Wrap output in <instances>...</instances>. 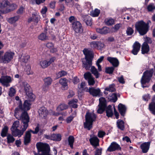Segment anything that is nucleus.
I'll return each mask as SVG.
<instances>
[{
    "label": "nucleus",
    "instance_id": "nucleus-1",
    "mask_svg": "<svg viewBox=\"0 0 155 155\" xmlns=\"http://www.w3.org/2000/svg\"><path fill=\"white\" fill-rule=\"evenodd\" d=\"M21 120L23 123V126H21L20 128L21 129L19 130L18 128L20 127V122L18 120L15 121L13 124L12 127L11 128L12 133V135L15 137H21L22 135L24 132L26 130L28 126V123L29 120H25V121H23V119Z\"/></svg>",
    "mask_w": 155,
    "mask_h": 155
},
{
    "label": "nucleus",
    "instance_id": "nucleus-2",
    "mask_svg": "<svg viewBox=\"0 0 155 155\" xmlns=\"http://www.w3.org/2000/svg\"><path fill=\"white\" fill-rule=\"evenodd\" d=\"M15 116L18 120L23 119L24 122L25 120H29V117L27 111H25L22 105L20 104L15 109Z\"/></svg>",
    "mask_w": 155,
    "mask_h": 155
},
{
    "label": "nucleus",
    "instance_id": "nucleus-3",
    "mask_svg": "<svg viewBox=\"0 0 155 155\" xmlns=\"http://www.w3.org/2000/svg\"><path fill=\"white\" fill-rule=\"evenodd\" d=\"M36 146L38 153L34 151L33 153L35 155H50L49 153V146L47 143H38L36 144Z\"/></svg>",
    "mask_w": 155,
    "mask_h": 155
},
{
    "label": "nucleus",
    "instance_id": "nucleus-4",
    "mask_svg": "<svg viewBox=\"0 0 155 155\" xmlns=\"http://www.w3.org/2000/svg\"><path fill=\"white\" fill-rule=\"evenodd\" d=\"M83 51L85 56V60H83L82 61L83 67L86 70H89L92 64V54L87 49H84Z\"/></svg>",
    "mask_w": 155,
    "mask_h": 155
},
{
    "label": "nucleus",
    "instance_id": "nucleus-5",
    "mask_svg": "<svg viewBox=\"0 0 155 155\" xmlns=\"http://www.w3.org/2000/svg\"><path fill=\"white\" fill-rule=\"evenodd\" d=\"M135 26L136 30L141 35H143L147 33L149 27L148 24L142 20L136 22Z\"/></svg>",
    "mask_w": 155,
    "mask_h": 155
},
{
    "label": "nucleus",
    "instance_id": "nucleus-6",
    "mask_svg": "<svg viewBox=\"0 0 155 155\" xmlns=\"http://www.w3.org/2000/svg\"><path fill=\"white\" fill-rule=\"evenodd\" d=\"M95 114L93 113L88 112L85 115L86 122L84 124V127L89 130L92 127V123L96 119Z\"/></svg>",
    "mask_w": 155,
    "mask_h": 155
},
{
    "label": "nucleus",
    "instance_id": "nucleus-7",
    "mask_svg": "<svg viewBox=\"0 0 155 155\" xmlns=\"http://www.w3.org/2000/svg\"><path fill=\"white\" fill-rule=\"evenodd\" d=\"M3 53V51H0L1 62L3 64H8L10 62L13 58L15 54L14 53L10 51H6L1 58V56Z\"/></svg>",
    "mask_w": 155,
    "mask_h": 155
},
{
    "label": "nucleus",
    "instance_id": "nucleus-8",
    "mask_svg": "<svg viewBox=\"0 0 155 155\" xmlns=\"http://www.w3.org/2000/svg\"><path fill=\"white\" fill-rule=\"evenodd\" d=\"M153 72V70L151 69L143 73L141 80L142 87H145L143 85V84L148 82L150 81L151 78L152 76Z\"/></svg>",
    "mask_w": 155,
    "mask_h": 155
},
{
    "label": "nucleus",
    "instance_id": "nucleus-9",
    "mask_svg": "<svg viewBox=\"0 0 155 155\" xmlns=\"http://www.w3.org/2000/svg\"><path fill=\"white\" fill-rule=\"evenodd\" d=\"M89 141L91 145L94 148L99 146V140L98 138L95 136L91 135Z\"/></svg>",
    "mask_w": 155,
    "mask_h": 155
},
{
    "label": "nucleus",
    "instance_id": "nucleus-10",
    "mask_svg": "<svg viewBox=\"0 0 155 155\" xmlns=\"http://www.w3.org/2000/svg\"><path fill=\"white\" fill-rule=\"evenodd\" d=\"M39 13L38 12L35 11L32 13L31 16L29 18L28 22L30 23L33 21L36 23H37L39 19Z\"/></svg>",
    "mask_w": 155,
    "mask_h": 155
},
{
    "label": "nucleus",
    "instance_id": "nucleus-11",
    "mask_svg": "<svg viewBox=\"0 0 155 155\" xmlns=\"http://www.w3.org/2000/svg\"><path fill=\"white\" fill-rule=\"evenodd\" d=\"M72 27L73 29L76 33H81L83 31L81 24L78 21L73 22L72 24Z\"/></svg>",
    "mask_w": 155,
    "mask_h": 155
},
{
    "label": "nucleus",
    "instance_id": "nucleus-12",
    "mask_svg": "<svg viewBox=\"0 0 155 155\" xmlns=\"http://www.w3.org/2000/svg\"><path fill=\"white\" fill-rule=\"evenodd\" d=\"M11 81L10 77L8 76H2L0 78V82L4 86L7 87L10 86L9 83Z\"/></svg>",
    "mask_w": 155,
    "mask_h": 155
},
{
    "label": "nucleus",
    "instance_id": "nucleus-13",
    "mask_svg": "<svg viewBox=\"0 0 155 155\" xmlns=\"http://www.w3.org/2000/svg\"><path fill=\"white\" fill-rule=\"evenodd\" d=\"M121 149L120 145L116 142H113L111 143L107 150L109 152H113L116 150H120Z\"/></svg>",
    "mask_w": 155,
    "mask_h": 155
},
{
    "label": "nucleus",
    "instance_id": "nucleus-14",
    "mask_svg": "<svg viewBox=\"0 0 155 155\" xmlns=\"http://www.w3.org/2000/svg\"><path fill=\"white\" fill-rule=\"evenodd\" d=\"M39 117L41 118H45L48 114V111L45 107H40L38 110Z\"/></svg>",
    "mask_w": 155,
    "mask_h": 155
},
{
    "label": "nucleus",
    "instance_id": "nucleus-15",
    "mask_svg": "<svg viewBox=\"0 0 155 155\" xmlns=\"http://www.w3.org/2000/svg\"><path fill=\"white\" fill-rule=\"evenodd\" d=\"M85 79L88 80V83L90 85H93L95 83L94 78L90 72H87L84 74Z\"/></svg>",
    "mask_w": 155,
    "mask_h": 155
},
{
    "label": "nucleus",
    "instance_id": "nucleus-16",
    "mask_svg": "<svg viewBox=\"0 0 155 155\" xmlns=\"http://www.w3.org/2000/svg\"><path fill=\"white\" fill-rule=\"evenodd\" d=\"M89 91L90 94L94 96L100 97L101 95V90L99 88L95 89L93 87L90 88V90H87Z\"/></svg>",
    "mask_w": 155,
    "mask_h": 155
},
{
    "label": "nucleus",
    "instance_id": "nucleus-17",
    "mask_svg": "<svg viewBox=\"0 0 155 155\" xmlns=\"http://www.w3.org/2000/svg\"><path fill=\"white\" fill-rule=\"evenodd\" d=\"M107 60L112 64L113 67H117L119 65V61L118 59L116 58L108 57Z\"/></svg>",
    "mask_w": 155,
    "mask_h": 155
},
{
    "label": "nucleus",
    "instance_id": "nucleus-18",
    "mask_svg": "<svg viewBox=\"0 0 155 155\" xmlns=\"http://www.w3.org/2000/svg\"><path fill=\"white\" fill-rule=\"evenodd\" d=\"M150 144V142H144L142 143L140 147L143 153H147L149 150Z\"/></svg>",
    "mask_w": 155,
    "mask_h": 155
},
{
    "label": "nucleus",
    "instance_id": "nucleus-19",
    "mask_svg": "<svg viewBox=\"0 0 155 155\" xmlns=\"http://www.w3.org/2000/svg\"><path fill=\"white\" fill-rule=\"evenodd\" d=\"M140 44L137 42H135L133 45V49L131 51L132 53L134 55L137 54L140 50Z\"/></svg>",
    "mask_w": 155,
    "mask_h": 155
},
{
    "label": "nucleus",
    "instance_id": "nucleus-20",
    "mask_svg": "<svg viewBox=\"0 0 155 155\" xmlns=\"http://www.w3.org/2000/svg\"><path fill=\"white\" fill-rule=\"evenodd\" d=\"M96 31L97 32L101 34H106L110 32V29L107 27H104L102 28H96Z\"/></svg>",
    "mask_w": 155,
    "mask_h": 155
},
{
    "label": "nucleus",
    "instance_id": "nucleus-21",
    "mask_svg": "<svg viewBox=\"0 0 155 155\" xmlns=\"http://www.w3.org/2000/svg\"><path fill=\"white\" fill-rule=\"evenodd\" d=\"M83 20L87 25L91 26L92 24L91 18L88 15H84L83 16Z\"/></svg>",
    "mask_w": 155,
    "mask_h": 155
},
{
    "label": "nucleus",
    "instance_id": "nucleus-22",
    "mask_svg": "<svg viewBox=\"0 0 155 155\" xmlns=\"http://www.w3.org/2000/svg\"><path fill=\"white\" fill-rule=\"evenodd\" d=\"M118 109L120 114L124 116L126 110V107L122 104H120L118 106Z\"/></svg>",
    "mask_w": 155,
    "mask_h": 155
},
{
    "label": "nucleus",
    "instance_id": "nucleus-23",
    "mask_svg": "<svg viewBox=\"0 0 155 155\" xmlns=\"http://www.w3.org/2000/svg\"><path fill=\"white\" fill-rule=\"evenodd\" d=\"M59 83L62 85L63 89L64 90L68 89V81L65 78H61L59 81Z\"/></svg>",
    "mask_w": 155,
    "mask_h": 155
},
{
    "label": "nucleus",
    "instance_id": "nucleus-24",
    "mask_svg": "<svg viewBox=\"0 0 155 155\" xmlns=\"http://www.w3.org/2000/svg\"><path fill=\"white\" fill-rule=\"evenodd\" d=\"M142 54L147 53L150 50L149 47L147 43L144 42L142 46Z\"/></svg>",
    "mask_w": 155,
    "mask_h": 155
},
{
    "label": "nucleus",
    "instance_id": "nucleus-25",
    "mask_svg": "<svg viewBox=\"0 0 155 155\" xmlns=\"http://www.w3.org/2000/svg\"><path fill=\"white\" fill-rule=\"evenodd\" d=\"M31 134L30 131H28L26 133L24 137V143L27 145L31 140Z\"/></svg>",
    "mask_w": 155,
    "mask_h": 155
},
{
    "label": "nucleus",
    "instance_id": "nucleus-26",
    "mask_svg": "<svg viewBox=\"0 0 155 155\" xmlns=\"http://www.w3.org/2000/svg\"><path fill=\"white\" fill-rule=\"evenodd\" d=\"M109 101L113 102H115L117 98V94L115 93H112L107 97Z\"/></svg>",
    "mask_w": 155,
    "mask_h": 155
},
{
    "label": "nucleus",
    "instance_id": "nucleus-27",
    "mask_svg": "<svg viewBox=\"0 0 155 155\" xmlns=\"http://www.w3.org/2000/svg\"><path fill=\"white\" fill-rule=\"evenodd\" d=\"M106 113L107 116L108 117H111L112 116L113 113V112L112 108L110 105L108 106L107 108L106 109Z\"/></svg>",
    "mask_w": 155,
    "mask_h": 155
},
{
    "label": "nucleus",
    "instance_id": "nucleus-28",
    "mask_svg": "<svg viewBox=\"0 0 155 155\" xmlns=\"http://www.w3.org/2000/svg\"><path fill=\"white\" fill-rule=\"evenodd\" d=\"M31 104L29 101H25L22 107L25 111H26L30 109L31 108Z\"/></svg>",
    "mask_w": 155,
    "mask_h": 155
},
{
    "label": "nucleus",
    "instance_id": "nucleus-29",
    "mask_svg": "<svg viewBox=\"0 0 155 155\" xmlns=\"http://www.w3.org/2000/svg\"><path fill=\"white\" fill-rule=\"evenodd\" d=\"M19 16H15L8 18L7 21L9 23L12 24L15 23L19 19Z\"/></svg>",
    "mask_w": 155,
    "mask_h": 155
},
{
    "label": "nucleus",
    "instance_id": "nucleus-30",
    "mask_svg": "<svg viewBox=\"0 0 155 155\" xmlns=\"http://www.w3.org/2000/svg\"><path fill=\"white\" fill-rule=\"evenodd\" d=\"M38 39L42 41H44L48 39V36L44 33H41L38 37Z\"/></svg>",
    "mask_w": 155,
    "mask_h": 155
},
{
    "label": "nucleus",
    "instance_id": "nucleus-31",
    "mask_svg": "<svg viewBox=\"0 0 155 155\" xmlns=\"http://www.w3.org/2000/svg\"><path fill=\"white\" fill-rule=\"evenodd\" d=\"M24 85V89L26 94L31 91V88L29 85L26 82L23 83Z\"/></svg>",
    "mask_w": 155,
    "mask_h": 155
},
{
    "label": "nucleus",
    "instance_id": "nucleus-32",
    "mask_svg": "<svg viewBox=\"0 0 155 155\" xmlns=\"http://www.w3.org/2000/svg\"><path fill=\"white\" fill-rule=\"evenodd\" d=\"M78 101L77 99L72 100L68 102V104L71 107L74 108H76L78 107V105L76 104Z\"/></svg>",
    "mask_w": 155,
    "mask_h": 155
},
{
    "label": "nucleus",
    "instance_id": "nucleus-33",
    "mask_svg": "<svg viewBox=\"0 0 155 155\" xmlns=\"http://www.w3.org/2000/svg\"><path fill=\"white\" fill-rule=\"evenodd\" d=\"M8 127L7 126H5L2 130L1 135L2 137H5L8 133Z\"/></svg>",
    "mask_w": 155,
    "mask_h": 155
},
{
    "label": "nucleus",
    "instance_id": "nucleus-34",
    "mask_svg": "<svg viewBox=\"0 0 155 155\" xmlns=\"http://www.w3.org/2000/svg\"><path fill=\"white\" fill-rule=\"evenodd\" d=\"M105 90L110 92L114 91L116 90L115 85L114 84L110 85L105 88Z\"/></svg>",
    "mask_w": 155,
    "mask_h": 155
},
{
    "label": "nucleus",
    "instance_id": "nucleus-35",
    "mask_svg": "<svg viewBox=\"0 0 155 155\" xmlns=\"http://www.w3.org/2000/svg\"><path fill=\"white\" fill-rule=\"evenodd\" d=\"M117 124L119 128L122 130H123L124 129V122L122 120H118L117 121Z\"/></svg>",
    "mask_w": 155,
    "mask_h": 155
},
{
    "label": "nucleus",
    "instance_id": "nucleus-36",
    "mask_svg": "<svg viewBox=\"0 0 155 155\" xmlns=\"http://www.w3.org/2000/svg\"><path fill=\"white\" fill-rule=\"evenodd\" d=\"M91 71L92 73L95 76L96 78H98L99 77V73L97 69L94 66L91 67Z\"/></svg>",
    "mask_w": 155,
    "mask_h": 155
},
{
    "label": "nucleus",
    "instance_id": "nucleus-37",
    "mask_svg": "<svg viewBox=\"0 0 155 155\" xmlns=\"http://www.w3.org/2000/svg\"><path fill=\"white\" fill-rule=\"evenodd\" d=\"M149 109L152 113L155 115V103L152 102L149 104Z\"/></svg>",
    "mask_w": 155,
    "mask_h": 155
},
{
    "label": "nucleus",
    "instance_id": "nucleus-38",
    "mask_svg": "<svg viewBox=\"0 0 155 155\" xmlns=\"http://www.w3.org/2000/svg\"><path fill=\"white\" fill-rule=\"evenodd\" d=\"M61 140V136L59 134H52V140L60 141Z\"/></svg>",
    "mask_w": 155,
    "mask_h": 155
},
{
    "label": "nucleus",
    "instance_id": "nucleus-39",
    "mask_svg": "<svg viewBox=\"0 0 155 155\" xmlns=\"http://www.w3.org/2000/svg\"><path fill=\"white\" fill-rule=\"evenodd\" d=\"M100 13V11L98 9H95L90 12V15L94 17L98 16Z\"/></svg>",
    "mask_w": 155,
    "mask_h": 155
},
{
    "label": "nucleus",
    "instance_id": "nucleus-40",
    "mask_svg": "<svg viewBox=\"0 0 155 155\" xmlns=\"http://www.w3.org/2000/svg\"><path fill=\"white\" fill-rule=\"evenodd\" d=\"M68 108V105L65 104H61L58 107L56 110L58 111H61L66 109Z\"/></svg>",
    "mask_w": 155,
    "mask_h": 155
},
{
    "label": "nucleus",
    "instance_id": "nucleus-41",
    "mask_svg": "<svg viewBox=\"0 0 155 155\" xmlns=\"http://www.w3.org/2000/svg\"><path fill=\"white\" fill-rule=\"evenodd\" d=\"M74 140V138L72 136H70L68 138V142L69 145L70 147L73 149V143Z\"/></svg>",
    "mask_w": 155,
    "mask_h": 155
},
{
    "label": "nucleus",
    "instance_id": "nucleus-42",
    "mask_svg": "<svg viewBox=\"0 0 155 155\" xmlns=\"http://www.w3.org/2000/svg\"><path fill=\"white\" fill-rule=\"evenodd\" d=\"M67 74L66 71H61L56 74L57 79L59 78H60L64 76Z\"/></svg>",
    "mask_w": 155,
    "mask_h": 155
},
{
    "label": "nucleus",
    "instance_id": "nucleus-43",
    "mask_svg": "<svg viewBox=\"0 0 155 155\" xmlns=\"http://www.w3.org/2000/svg\"><path fill=\"white\" fill-rule=\"evenodd\" d=\"M7 142L9 143H13L15 140V138L11 134H8L7 135Z\"/></svg>",
    "mask_w": 155,
    "mask_h": 155
},
{
    "label": "nucleus",
    "instance_id": "nucleus-44",
    "mask_svg": "<svg viewBox=\"0 0 155 155\" xmlns=\"http://www.w3.org/2000/svg\"><path fill=\"white\" fill-rule=\"evenodd\" d=\"M147 9L149 12H152L155 10V5L153 3H150L147 6Z\"/></svg>",
    "mask_w": 155,
    "mask_h": 155
},
{
    "label": "nucleus",
    "instance_id": "nucleus-45",
    "mask_svg": "<svg viewBox=\"0 0 155 155\" xmlns=\"http://www.w3.org/2000/svg\"><path fill=\"white\" fill-rule=\"evenodd\" d=\"M40 64L43 68H45L48 66L47 61L46 60L41 61L40 62Z\"/></svg>",
    "mask_w": 155,
    "mask_h": 155
},
{
    "label": "nucleus",
    "instance_id": "nucleus-46",
    "mask_svg": "<svg viewBox=\"0 0 155 155\" xmlns=\"http://www.w3.org/2000/svg\"><path fill=\"white\" fill-rule=\"evenodd\" d=\"M8 2L6 1H3L0 3V8H4L9 5Z\"/></svg>",
    "mask_w": 155,
    "mask_h": 155
},
{
    "label": "nucleus",
    "instance_id": "nucleus-47",
    "mask_svg": "<svg viewBox=\"0 0 155 155\" xmlns=\"http://www.w3.org/2000/svg\"><path fill=\"white\" fill-rule=\"evenodd\" d=\"M106 24L108 25H111L114 23V20L111 18H108L105 20Z\"/></svg>",
    "mask_w": 155,
    "mask_h": 155
},
{
    "label": "nucleus",
    "instance_id": "nucleus-48",
    "mask_svg": "<svg viewBox=\"0 0 155 155\" xmlns=\"http://www.w3.org/2000/svg\"><path fill=\"white\" fill-rule=\"evenodd\" d=\"M98 107V108L97 110V113L99 114H102L106 106L99 105Z\"/></svg>",
    "mask_w": 155,
    "mask_h": 155
},
{
    "label": "nucleus",
    "instance_id": "nucleus-49",
    "mask_svg": "<svg viewBox=\"0 0 155 155\" xmlns=\"http://www.w3.org/2000/svg\"><path fill=\"white\" fill-rule=\"evenodd\" d=\"M44 81L45 85L48 86L51 84L52 80L50 78L48 77L45 79Z\"/></svg>",
    "mask_w": 155,
    "mask_h": 155
},
{
    "label": "nucleus",
    "instance_id": "nucleus-50",
    "mask_svg": "<svg viewBox=\"0 0 155 155\" xmlns=\"http://www.w3.org/2000/svg\"><path fill=\"white\" fill-rule=\"evenodd\" d=\"M114 70V68L113 67H108L106 68L105 71L106 73L109 74H112Z\"/></svg>",
    "mask_w": 155,
    "mask_h": 155
},
{
    "label": "nucleus",
    "instance_id": "nucleus-51",
    "mask_svg": "<svg viewBox=\"0 0 155 155\" xmlns=\"http://www.w3.org/2000/svg\"><path fill=\"white\" fill-rule=\"evenodd\" d=\"M97 49H101L104 46V43L100 41H97Z\"/></svg>",
    "mask_w": 155,
    "mask_h": 155
},
{
    "label": "nucleus",
    "instance_id": "nucleus-52",
    "mask_svg": "<svg viewBox=\"0 0 155 155\" xmlns=\"http://www.w3.org/2000/svg\"><path fill=\"white\" fill-rule=\"evenodd\" d=\"M26 94L31 101H33L35 100V95L31 92V91L28 93L27 94Z\"/></svg>",
    "mask_w": 155,
    "mask_h": 155
},
{
    "label": "nucleus",
    "instance_id": "nucleus-53",
    "mask_svg": "<svg viewBox=\"0 0 155 155\" xmlns=\"http://www.w3.org/2000/svg\"><path fill=\"white\" fill-rule=\"evenodd\" d=\"M99 100L100 103L99 105L106 106V101L104 98L101 97L99 99Z\"/></svg>",
    "mask_w": 155,
    "mask_h": 155
},
{
    "label": "nucleus",
    "instance_id": "nucleus-54",
    "mask_svg": "<svg viewBox=\"0 0 155 155\" xmlns=\"http://www.w3.org/2000/svg\"><path fill=\"white\" fill-rule=\"evenodd\" d=\"M47 11V8L46 6H44L41 9V14L42 15L43 17L45 16V14Z\"/></svg>",
    "mask_w": 155,
    "mask_h": 155
},
{
    "label": "nucleus",
    "instance_id": "nucleus-55",
    "mask_svg": "<svg viewBox=\"0 0 155 155\" xmlns=\"http://www.w3.org/2000/svg\"><path fill=\"white\" fill-rule=\"evenodd\" d=\"M134 31L133 29L130 27H128L127 28L126 31V33L127 35H131L134 33Z\"/></svg>",
    "mask_w": 155,
    "mask_h": 155
},
{
    "label": "nucleus",
    "instance_id": "nucleus-56",
    "mask_svg": "<svg viewBox=\"0 0 155 155\" xmlns=\"http://www.w3.org/2000/svg\"><path fill=\"white\" fill-rule=\"evenodd\" d=\"M90 46L91 48L97 49V41H93L90 43Z\"/></svg>",
    "mask_w": 155,
    "mask_h": 155
},
{
    "label": "nucleus",
    "instance_id": "nucleus-57",
    "mask_svg": "<svg viewBox=\"0 0 155 155\" xmlns=\"http://www.w3.org/2000/svg\"><path fill=\"white\" fill-rule=\"evenodd\" d=\"M15 90L13 88H11L9 92V96L10 97L13 96L15 95Z\"/></svg>",
    "mask_w": 155,
    "mask_h": 155
},
{
    "label": "nucleus",
    "instance_id": "nucleus-58",
    "mask_svg": "<svg viewBox=\"0 0 155 155\" xmlns=\"http://www.w3.org/2000/svg\"><path fill=\"white\" fill-rule=\"evenodd\" d=\"M96 150L95 152V155H101L102 153V149L101 148H96Z\"/></svg>",
    "mask_w": 155,
    "mask_h": 155
},
{
    "label": "nucleus",
    "instance_id": "nucleus-59",
    "mask_svg": "<svg viewBox=\"0 0 155 155\" xmlns=\"http://www.w3.org/2000/svg\"><path fill=\"white\" fill-rule=\"evenodd\" d=\"M143 100L146 101H148L150 99V96L149 94H145L143 96Z\"/></svg>",
    "mask_w": 155,
    "mask_h": 155
},
{
    "label": "nucleus",
    "instance_id": "nucleus-60",
    "mask_svg": "<svg viewBox=\"0 0 155 155\" xmlns=\"http://www.w3.org/2000/svg\"><path fill=\"white\" fill-rule=\"evenodd\" d=\"M39 126L38 125L35 128V130L34 131H33L31 130H30L29 131H30L31 133H32L34 134H36L39 131Z\"/></svg>",
    "mask_w": 155,
    "mask_h": 155
},
{
    "label": "nucleus",
    "instance_id": "nucleus-61",
    "mask_svg": "<svg viewBox=\"0 0 155 155\" xmlns=\"http://www.w3.org/2000/svg\"><path fill=\"white\" fill-rule=\"evenodd\" d=\"M105 134V132L104 131H100L98 132V136L100 138H102Z\"/></svg>",
    "mask_w": 155,
    "mask_h": 155
},
{
    "label": "nucleus",
    "instance_id": "nucleus-62",
    "mask_svg": "<svg viewBox=\"0 0 155 155\" xmlns=\"http://www.w3.org/2000/svg\"><path fill=\"white\" fill-rule=\"evenodd\" d=\"M30 58L29 55H27L23 56L22 58V61L23 62L26 63L27 62Z\"/></svg>",
    "mask_w": 155,
    "mask_h": 155
},
{
    "label": "nucleus",
    "instance_id": "nucleus-63",
    "mask_svg": "<svg viewBox=\"0 0 155 155\" xmlns=\"http://www.w3.org/2000/svg\"><path fill=\"white\" fill-rule=\"evenodd\" d=\"M79 81V79L77 77H75L73 78L72 82L74 84H77Z\"/></svg>",
    "mask_w": 155,
    "mask_h": 155
},
{
    "label": "nucleus",
    "instance_id": "nucleus-64",
    "mask_svg": "<svg viewBox=\"0 0 155 155\" xmlns=\"http://www.w3.org/2000/svg\"><path fill=\"white\" fill-rule=\"evenodd\" d=\"M56 59V58L54 57H53L51 58L48 61H47L48 66L54 62Z\"/></svg>",
    "mask_w": 155,
    "mask_h": 155
}]
</instances>
